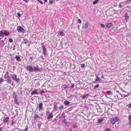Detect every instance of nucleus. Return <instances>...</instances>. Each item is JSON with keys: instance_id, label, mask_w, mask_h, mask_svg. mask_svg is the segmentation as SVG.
Here are the masks:
<instances>
[{"instance_id": "obj_1", "label": "nucleus", "mask_w": 131, "mask_h": 131, "mask_svg": "<svg viewBox=\"0 0 131 131\" xmlns=\"http://www.w3.org/2000/svg\"><path fill=\"white\" fill-rule=\"evenodd\" d=\"M119 121V119L118 117H116L115 118H111L110 121L112 124L114 125L115 122Z\"/></svg>"}, {"instance_id": "obj_2", "label": "nucleus", "mask_w": 131, "mask_h": 131, "mask_svg": "<svg viewBox=\"0 0 131 131\" xmlns=\"http://www.w3.org/2000/svg\"><path fill=\"white\" fill-rule=\"evenodd\" d=\"M10 77L12 78L13 80L15 81H17V82H18L19 80V78H17V75L15 74L14 75L10 74Z\"/></svg>"}, {"instance_id": "obj_3", "label": "nucleus", "mask_w": 131, "mask_h": 131, "mask_svg": "<svg viewBox=\"0 0 131 131\" xmlns=\"http://www.w3.org/2000/svg\"><path fill=\"white\" fill-rule=\"evenodd\" d=\"M26 69L29 72H34V68L30 65L27 66L26 68Z\"/></svg>"}, {"instance_id": "obj_4", "label": "nucleus", "mask_w": 131, "mask_h": 131, "mask_svg": "<svg viewBox=\"0 0 131 131\" xmlns=\"http://www.w3.org/2000/svg\"><path fill=\"white\" fill-rule=\"evenodd\" d=\"M42 68H40L39 67L37 66L36 67H34V72H38L42 71Z\"/></svg>"}, {"instance_id": "obj_5", "label": "nucleus", "mask_w": 131, "mask_h": 131, "mask_svg": "<svg viewBox=\"0 0 131 131\" xmlns=\"http://www.w3.org/2000/svg\"><path fill=\"white\" fill-rule=\"evenodd\" d=\"M17 30L19 32H25V30L20 26L17 27Z\"/></svg>"}, {"instance_id": "obj_6", "label": "nucleus", "mask_w": 131, "mask_h": 131, "mask_svg": "<svg viewBox=\"0 0 131 131\" xmlns=\"http://www.w3.org/2000/svg\"><path fill=\"white\" fill-rule=\"evenodd\" d=\"M46 114L47 116L48 115V116L47 117L48 119H49L50 118H52L53 116L52 113H49L48 111L47 112Z\"/></svg>"}, {"instance_id": "obj_7", "label": "nucleus", "mask_w": 131, "mask_h": 131, "mask_svg": "<svg viewBox=\"0 0 131 131\" xmlns=\"http://www.w3.org/2000/svg\"><path fill=\"white\" fill-rule=\"evenodd\" d=\"M42 47L43 50L42 52L43 54L44 55L46 56L47 54V52L46 51V48L45 46L43 45L42 46Z\"/></svg>"}, {"instance_id": "obj_8", "label": "nucleus", "mask_w": 131, "mask_h": 131, "mask_svg": "<svg viewBox=\"0 0 131 131\" xmlns=\"http://www.w3.org/2000/svg\"><path fill=\"white\" fill-rule=\"evenodd\" d=\"M88 27V23L86 22V24L83 25L82 27L84 28H86Z\"/></svg>"}, {"instance_id": "obj_9", "label": "nucleus", "mask_w": 131, "mask_h": 131, "mask_svg": "<svg viewBox=\"0 0 131 131\" xmlns=\"http://www.w3.org/2000/svg\"><path fill=\"white\" fill-rule=\"evenodd\" d=\"M38 107L39 110H42L43 108V104L42 103H40L39 104Z\"/></svg>"}, {"instance_id": "obj_10", "label": "nucleus", "mask_w": 131, "mask_h": 131, "mask_svg": "<svg viewBox=\"0 0 131 131\" xmlns=\"http://www.w3.org/2000/svg\"><path fill=\"white\" fill-rule=\"evenodd\" d=\"M124 15L125 16V20L126 21H127L129 18L128 15L126 13Z\"/></svg>"}, {"instance_id": "obj_11", "label": "nucleus", "mask_w": 131, "mask_h": 131, "mask_svg": "<svg viewBox=\"0 0 131 131\" xmlns=\"http://www.w3.org/2000/svg\"><path fill=\"white\" fill-rule=\"evenodd\" d=\"M88 94H84L81 96V97L83 99H86L87 98V97H88Z\"/></svg>"}, {"instance_id": "obj_12", "label": "nucleus", "mask_w": 131, "mask_h": 131, "mask_svg": "<svg viewBox=\"0 0 131 131\" xmlns=\"http://www.w3.org/2000/svg\"><path fill=\"white\" fill-rule=\"evenodd\" d=\"M9 121V117H5L3 120V122H7Z\"/></svg>"}, {"instance_id": "obj_13", "label": "nucleus", "mask_w": 131, "mask_h": 131, "mask_svg": "<svg viewBox=\"0 0 131 131\" xmlns=\"http://www.w3.org/2000/svg\"><path fill=\"white\" fill-rule=\"evenodd\" d=\"M4 34H5V35L6 36H8L9 34V31H8L7 30H4Z\"/></svg>"}, {"instance_id": "obj_14", "label": "nucleus", "mask_w": 131, "mask_h": 131, "mask_svg": "<svg viewBox=\"0 0 131 131\" xmlns=\"http://www.w3.org/2000/svg\"><path fill=\"white\" fill-rule=\"evenodd\" d=\"M57 103L56 102H54V104L53 106H54V110H57Z\"/></svg>"}, {"instance_id": "obj_15", "label": "nucleus", "mask_w": 131, "mask_h": 131, "mask_svg": "<svg viewBox=\"0 0 131 131\" xmlns=\"http://www.w3.org/2000/svg\"><path fill=\"white\" fill-rule=\"evenodd\" d=\"M112 24L111 23H108L106 24V27L109 28L112 26Z\"/></svg>"}, {"instance_id": "obj_16", "label": "nucleus", "mask_w": 131, "mask_h": 131, "mask_svg": "<svg viewBox=\"0 0 131 131\" xmlns=\"http://www.w3.org/2000/svg\"><path fill=\"white\" fill-rule=\"evenodd\" d=\"M4 45V41L3 40H2L0 42V46L3 47Z\"/></svg>"}, {"instance_id": "obj_17", "label": "nucleus", "mask_w": 131, "mask_h": 131, "mask_svg": "<svg viewBox=\"0 0 131 131\" xmlns=\"http://www.w3.org/2000/svg\"><path fill=\"white\" fill-rule=\"evenodd\" d=\"M128 119L129 121V124H131V115H129Z\"/></svg>"}, {"instance_id": "obj_18", "label": "nucleus", "mask_w": 131, "mask_h": 131, "mask_svg": "<svg viewBox=\"0 0 131 131\" xmlns=\"http://www.w3.org/2000/svg\"><path fill=\"white\" fill-rule=\"evenodd\" d=\"M28 43V41L27 39H24V41L23 42V43L26 44Z\"/></svg>"}, {"instance_id": "obj_19", "label": "nucleus", "mask_w": 131, "mask_h": 131, "mask_svg": "<svg viewBox=\"0 0 131 131\" xmlns=\"http://www.w3.org/2000/svg\"><path fill=\"white\" fill-rule=\"evenodd\" d=\"M10 77H8V78L7 80V82L8 83H11L12 82V80L10 78Z\"/></svg>"}, {"instance_id": "obj_20", "label": "nucleus", "mask_w": 131, "mask_h": 131, "mask_svg": "<svg viewBox=\"0 0 131 131\" xmlns=\"http://www.w3.org/2000/svg\"><path fill=\"white\" fill-rule=\"evenodd\" d=\"M15 58L17 61H19L20 60V57L18 56H16Z\"/></svg>"}, {"instance_id": "obj_21", "label": "nucleus", "mask_w": 131, "mask_h": 131, "mask_svg": "<svg viewBox=\"0 0 131 131\" xmlns=\"http://www.w3.org/2000/svg\"><path fill=\"white\" fill-rule=\"evenodd\" d=\"M64 103L66 105H68L69 104L70 102L69 101L66 100L64 101Z\"/></svg>"}, {"instance_id": "obj_22", "label": "nucleus", "mask_w": 131, "mask_h": 131, "mask_svg": "<svg viewBox=\"0 0 131 131\" xmlns=\"http://www.w3.org/2000/svg\"><path fill=\"white\" fill-rule=\"evenodd\" d=\"M35 94H38V93L37 92V91L36 90H35L34 91L32 92L31 94V95H34Z\"/></svg>"}, {"instance_id": "obj_23", "label": "nucleus", "mask_w": 131, "mask_h": 131, "mask_svg": "<svg viewBox=\"0 0 131 131\" xmlns=\"http://www.w3.org/2000/svg\"><path fill=\"white\" fill-rule=\"evenodd\" d=\"M0 35L1 36H3L5 35L4 34V31L3 32V31H0Z\"/></svg>"}, {"instance_id": "obj_24", "label": "nucleus", "mask_w": 131, "mask_h": 131, "mask_svg": "<svg viewBox=\"0 0 131 131\" xmlns=\"http://www.w3.org/2000/svg\"><path fill=\"white\" fill-rule=\"evenodd\" d=\"M101 80L100 79V78H98V76L96 77V78L95 80V82L98 81H101Z\"/></svg>"}, {"instance_id": "obj_25", "label": "nucleus", "mask_w": 131, "mask_h": 131, "mask_svg": "<svg viewBox=\"0 0 131 131\" xmlns=\"http://www.w3.org/2000/svg\"><path fill=\"white\" fill-rule=\"evenodd\" d=\"M46 92V90H42L40 92V93H41V95H42V93H45Z\"/></svg>"}, {"instance_id": "obj_26", "label": "nucleus", "mask_w": 131, "mask_h": 131, "mask_svg": "<svg viewBox=\"0 0 131 131\" xmlns=\"http://www.w3.org/2000/svg\"><path fill=\"white\" fill-rule=\"evenodd\" d=\"M103 121V119L102 118H100L99 119H98L97 120V122L99 123H101L102 122V121Z\"/></svg>"}, {"instance_id": "obj_27", "label": "nucleus", "mask_w": 131, "mask_h": 131, "mask_svg": "<svg viewBox=\"0 0 131 131\" xmlns=\"http://www.w3.org/2000/svg\"><path fill=\"white\" fill-rule=\"evenodd\" d=\"M38 118H40V117L37 114H35L34 117V119H35Z\"/></svg>"}, {"instance_id": "obj_28", "label": "nucleus", "mask_w": 131, "mask_h": 131, "mask_svg": "<svg viewBox=\"0 0 131 131\" xmlns=\"http://www.w3.org/2000/svg\"><path fill=\"white\" fill-rule=\"evenodd\" d=\"M107 93L110 95H112V92L110 91H107Z\"/></svg>"}, {"instance_id": "obj_29", "label": "nucleus", "mask_w": 131, "mask_h": 131, "mask_svg": "<svg viewBox=\"0 0 131 131\" xmlns=\"http://www.w3.org/2000/svg\"><path fill=\"white\" fill-rule=\"evenodd\" d=\"M13 97L14 99H16V97L17 96V95L15 93H14L13 94Z\"/></svg>"}, {"instance_id": "obj_30", "label": "nucleus", "mask_w": 131, "mask_h": 131, "mask_svg": "<svg viewBox=\"0 0 131 131\" xmlns=\"http://www.w3.org/2000/svg\"><path fill=\"white\" fill-rule=\"evenodd\" d=\"M63 106L62 105H60L59 107V108L60 110H62L63 108Z\"/></svg>"}, {"instance_id": "obj_31", "label": "nucleus", "mask_w": 131, "mask_h": 131, "mask_svg": "<svg viewBox=\"0 0 131 131\" xmlns=\"http://www.w3.org/2000/svg\"><path fill=\"white\" fill-rule=\"evenodd\" d=\"M58 35L60 36H63V33L62 31H60L58 34Z\"/></svg>"}, {"instance_id": "obj_32", "label": "nucleus", "mask_w": 131, "mask_h": 131, "mask_svg": "<svg viewBox=\"0 0 131 131\" xmlns=\"http://www.w3.org/2000/svg\"><path fill=\"white\" fill-rule=\"evenodd\" d=\"M8 77H10L8 75V73H7L5 74L4 76V78L5 79H6L7 78H8Z\"/></svg>"}, {"instance_id": "obj_33", "label": "nucleus", "mask_w": 131, "mask_h": 131, "mask_svg": "<svg viewBox=\"0 0 131 131\" xmlns=\"http://www.w3.org/2000/svg\"><path fill=\"white\" fill-rule=\"evenodd\" d=\"M62 89H66L68 88L67 86L66 85H63L62 86Z\"/></svg>"}, {"instance_id": "obj_34", "label": "nucleus", "mask_w": 131, "mask_h": 131, "mask_svg": "<svg viewBox=\"0 0 131 131\" xmlns=\"http://www.w3.org/2000/svg\"><path fill=\"white\" fill-rule=\"evenodd\" d=\"M99 1L98 0H96L93 2V4L94 5L96 4L99 2Z\"/></svg>"}, {"instance_id": "obj_35", "label": "nucleus", "mask_w": 131, "mask_h": 131, "mask_svg": "<svg viewBox=\"0 0 131 131\" xmlns=\"http://www.w3.org/2000/svg\"><path fill=\"white\" fill-rule=\"evenodd\" d=\"M49 2L50 4H52L54 2V0H50Z\"/></svg>"}, {"instance_id": "obj_36", "label": "nucleus", "mask_w": 131, "mask_h": 131, "mask_svg": "<svg viewBox=\"0 0 131 131\" xmlns=\"http://www.w3.org/2000/svg\"><path fill=\"white\" fill-rule=\"evenodd\" d=\"M77 125L76 124H73L72 125V127L73 128H77Z\"/></svg>"}, {"instance_id": "obj_37", "label": "nucleus", "mask_w": 131, "mask_h": 131, "mask_svg": "<svg viewBox=\"0 0 131 131\" xmlns=\"http://www.w3.org/2000/svg\"><path fill=\"white\" fill-rule=\"evenodd\" d=\"M41 125V123H38V126L39 128H40V126Z\"/></svg>"}, {"instance_id": "obj_38", "label": "nucleus", "mask_w": 131, "mask_h": 131, "mask_svg": "<svg viewBox=\"0 0 131 131\" xmlns=\"http://www.w3.org/2000/svg\"><path fill=\"white\" fill-rule=\"evenodd\" d=\"M28 128V126H26L25 129L24 131H27Z\"/></svg>"}, {"instance_id": "obj_39", "label": "nucleus", "mask_w": 131, "mask_h": 131, "mask_svg": "<svg viewBox=\"0 0 131 131\" xmlns=\"http://www.w3.org/2000/svg\"><path fill=\"white\" fill-rule=\"evenodd\" d=\"M9 42H11L13 41V40L12 39L9 38Z\"/></svg>"}, {"instance_id": "obj_40", "label": "nucleus", "mask_w": 131, "mask_h": 131, "mask_svg": "<svg viewBox=\"0 0 131 131\" xmlns=\"http://www.w3.org/2000/svg\"><path fill=\"white\" fill-rule=\"evenodd\" d=\"M104 130L105 131H111V130L108 128L105 129Z\"/></svg>"}, {"instance_id": "obj_41", "label": "nucleus", "mask_w": 131, "mask_h": 131, "mask_svg": "<svg viewBox=\"0 0 131 131\" xmlns=\"http://www.w3.org/2000/svg\"><path fill=\"white\" fill-rule=\"evenodd\" d=\"M99 86V84H97V85H95L94 86V88H97Z\"/></svg>"}, {"instance_id": "obj_42", "label": "nucleus", "mask_w": 131, "mask_h": 131, "mask_svg": "<svg viewBox=\"0 0 131 131\" xmlns=\"http://www.w3.org/2000/svg\"><path fill=\"white\" fill-rule=\"evenodd\" d=\"M37 1L41 4H43V2L40 0H37Z\"/></svg>"}, {"instance_id": "obj_43", "label": "nucleus", "mask_w": 131, "mask_h": 131, "mask_svg": "<svg viewBox=\"0 0 131 131\" xmlns=\"http://www.w3.org/2000/svg\"><path fill=\"white\" fill-rule=\"evenodd\" d=\"M85 66V65L84 64H82L81 65V67L82 68H83Z\"/></svg>"}, {"instance_id": "obj_44", "label": "nucleus", "mask_w": 131, "mask_h": 131, "mask_svg": "<svg viewBox=\"0 0 131 131\" xmlns=\"http://www.w3.org/2000/svg\"><path fill=\"white\" fill-rule=\"evenodd\" d=\"M78 23L80 24H81V20L80 19H78Z\"/></svg>"}, {"instance_id": "obj_45", "label": "nucleus", "mask_w": 131, "mask_h": 131, "mask_svg": "<svg viewBox=\"0 0 131 131\" xmlns=\"http://www.w3.org/2000/svg\"><path fill=\"white\" fill-rule=\"evenodd\" d=\"M17 14L18 16V17H21V15L20 13H17Z\"/></svg>"}, {"instance_id": "obj_46", "label": "nucleus", "mask_w": 131, "mask_h": 131, "mask_svg": "<svg viewBox=\"0 0 131 131\" xmlns=\"http://www.w3.org/2000/svg\"><path fill=\"white\" fill-rule=\"evenodd\" d=\"M14 101H15V102L16 103H18V101L17 100V99H14Z\"/></svg>"}, {"instance_id": "obj_47", "label": "nucleus", "mask_w": 131, "mask_h": 131, "mask_svg": "<svg viewBox=\"0 0 131 131\" xmlns=\"http://www.w3.org/2000/svg\"><path fill=\"white\" fill-rule=\"evenodd\" d=\"M128 107L129 108H130L131 107V103L128 105Z\"/></svg>"}, {"instance_id": "obj_48", "label": "nucleus", "mask_w": 131, "mask_h": 131, "mask_svg": "<svg viewBox=\"0 0 131 131\" xmlns=\"http://www.w3.org/2000/svg\"><path fill=\"white\" fill-rule=\"evenodd\" d=\"M101 27H102L104 28L105 27V26H104V25L102 24H101Z\"/></svg>"}, {"instance_id": "obj_49", "label": "nucleus", "mask_w": 131, "mask_h": 131, "mask_svg": "<svg viewBox=\"0 0 131 131\" xmlns=\"http://www.w3.org/2000/svg\"><path fill=\"white\" fill-rule=\"evenodd\" d=\"M23 1H25L26 3H28L29 2L28 0H23Z\"/></svg>"}, {"instance_id": "obj_50", "label": "nucleus", "mask_w": 131, "mask_h": 131, "mask_svg": "<svg viewBox=\"0 0 131 131\" xmlns=\"http://www.w3.org/2000/svg\"><path fill=\"white\" fill-rule=\"evenodd\" d=\"M74 84H72V86H71V88H73L74 87Z\"/></svg>"}, {"instance_id": "obj_51", "label": "nucleus", "mask_w": 131, "mask_h": 131, "mask_svg": "<svg viewBox=\"0 0 131 131\" xmlns=\"http://www.w3.org/2000/svg\"><path fill=\"white\" fill-rule=\"evenodd\" d=\"M121 3H120L119 5V7H121L122 6V5H121Z\"/></svg>"}, {"instance_id": "obj_52", "label": "nucleus", "mask_w": 131, "mask_h": 131, "mask_svg": "<svg viewBox=\"0 0 131 131\" xmlns=\"http://www.w3.org/2000/svg\"><path fill=\"white\" fill-rule=\"evenodd\" d=\"M30 59H33V57H30Z\"/></svg>"}, {"instance_id": "obj_53", "label": "nucleus", "mask_w": 131, "mask_h": 131, "mask_svg": "<svg viewBox=\"0 0 131 131\" xmlns=\"http://www.w3.org/2000/svg\"><path fill=\"white\" fill-rule=\"evenodd\" d=\"M2 128H0V131H2Z\"/></svg>"}, {"instance_id": "obj_54", "label": "nucleus", "mask_w": 131, "mask_h": 131, "mask_svg": "<svg viewBox=\"0 0 131 131\" xmlns=\"http://www.w3.org/2000/svg\"><path fill=\"white\" fill-rule=\"evenodd\" d=\"M128 95H124V97H127L128 96Z\"/></svg>"}, {"instance_id": "obj_55", "label": "nucleus", "mask_w": 131, "mask_h": 131, "mask_svg": "<svg viewBox=\"0 0 131 131\" xmlns=\"http://www.w3.org/2000/svg\"><path fill=\"white\" fill-rule=\"evenodd\" d=\"M44 1H45V2H47V0H44Z\"/></svg>"}, {"instance_id": "obj_56", "label": "nucleus", "mask_w": 131, "mask_h": 131, "mask_svg": "<svg viewBox=\"0 0 131 131\" xmlns=\"http://www.w3.org/2000/svg\"><path fill=\"white\" fill-rule=\"evenodd\" d=\"M101 77H102V78H104V77L103 76H102Z\"/></svg>"}, {"instance_id": "obj_57", "label": "nucleus", "mask_w": 131, "mask_h": 131, "mask_svg": "<svg viewBox=\"0 0 131 131\" xmlns=\"http://www.w3.org/2000/svg\"><path fill=\"white\" fill-rule=\"evenodd\" d=\"M42 58V59H43V58Z\"/></svg>"}, {"instance_id": "obj_58", "label": "nucleus", "mask_w": 131, "mask_h": 131, "mask_svg": "<svg viewBox=\"0 0 131 131\" xmlns=\"http://www.w3.org/2000/svg\"><path fill=\"white\" fill-rule=\"evenodd\" d=\"M42 58V59H43V58Z\"/></svg>"}, {"instance_id": "obj_59", "label": "nucleus", "mask_w": 131, "mask_h": 131, "mask_svg": "<svg viewBox=\"0 0 131 131\" xmlns=\"http://www.w3.org/2000/svg\"><path fill=\"white\" fill-rule=\"evenodd\" d=\"M1 39V38H0V40Z\"/></svg>"}, {"instance_id": "obj_60", "label": "nucleus", "mask_w": 131, "mask_h": 131, "mask_svg": "<svg viewBox=\"0 0 131 131\" xmlns=\"http://www.w3.org/2000/svg\"><path fill=\"white\" fill-rule=\"evenodd\" d=\"M13 50H14V49H13Z\"/></svg>"}, {"instance_id": "obj_61", "label": "nucleus", "mask_w": 131, "mask_h": 131, "mask_svg": "<svg viewBox=\"0 0 131 131\" xmlns=\"http://www.w3.org/2000/svg\"><path fill=\"white\" fill-rule=\"evenodd\" d=\"M7 131H8V130H7Z\"/></svg>"}]
</instances>
